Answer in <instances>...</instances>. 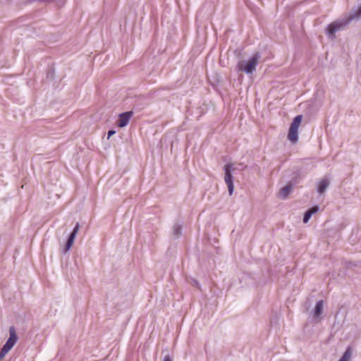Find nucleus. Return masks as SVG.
Segmentation results:
<instances>
[{"label": "nucleus", "mask_w": 361, "mask_h": 361, "mask_svg": "<svg viewBox=\"0 0 361 361\" xmlns=\"http://www.w3.org/2000/svg\"><path fill=\"white\" fill-rule=\"evenodd\" d=\"M163 361H173L172 358L169 355H166L164 357Z\"/></svg>", "instance_id": "obj_14"}, {"label": "nucleus", "mask_w": 361, "mask_h": 361, "mask_svg": "<svg viewBox=\"0 0 361 361\" xmlns=\"http://www.w3.org/2000/svg\"><path fill=\"white\" fill-rule=\"evenodd\" d=\"M322 310H323V301L319 300L316 303V305H315L314 312V317H316V318L319 317L322 313Z\"/></svg>", "instance_id": "obj_11"}, {"label": "nucleus", "mask_w": 361, "mask_h": 361, "mask_svg": "<svg viewBox=\"0 0 361 361\" xmlns=\"http://www.w3.org/2000/svg\"><path fill=\"white\" fill-rule=\"evenodd\" d=\"M223 169L225 173L224 181L228 186L229 195H232L234 190L233 176L232 175V172L234 171L235 169L233 164L228 163L224 165Z\"/></svg>", "instance_id": "obj_5"}, {"label": "nucleus", "mask_w": 361, "mask_h": 361, "mask_svg": "<svg viewBox=\"0 0 361 361\" xmlns=\"http://www.w3.org/2000/svg\"><path fill=\"white\" fill-rule=\"evenodd\" d=\"M79 228H80V224H79V223H77L76 225L75 226L73 231L70 234L68 239L66 242L65 249H64L65 252H67L72 247V245L74 243L75 238L77 235V233L79 231Z\"/></svg>", "instance_id": "obj_6"}, {"label": "nucleus", "mask_w": 361, "mask_h": 361, "mask_svg": "<svg viewBox=\"0 0 361 361\" xmlns=\"http://www.w3.org/2000/svg\"><path fill=\"white\" fill-rule=\"evenodd\" d=\"M330 184L329 180L327 178H322L318 183L317 185V192L319 194H323L325 192L326 190L328 188Z\"/></svg>", "instance_id": "obj_8"}, {"label": "nucleus", "mask_w": 361, "mask_h": 361, "mask_svg": "<svg viewBox=\"0 0 361 361\" xmlns=\"http://www.w3.org/2000/svg\"><path fill=\"white\" fill-rule=\"evenodd\" d=\"M182 226L179 223H175L173 226V235L178 238L181 234Z\"/></svg>", "instance_id": "obj_12"}, {"label": "nucleus", "mask_w": 361, "mask_h": 361, "mask_svg": "<svg viewBox=\"0 0 361 361\" xmlns=\"http://www.w3.org/2000/svg\"><path fill=\"white\" fill-rule=\"evenodd\" d=\"M361 18V5L355 11L348 16L341 18L328 25L326 29V34L329 38L334 39L337 32L344 30L353 19Z\"/></svg>", "instance_id": "obj_1"}, {"label": "nucleus", "mask_w": 361, "mask_h": 361, "mask_svg": "<svg viewBox=\"0 0 361 361\" xmlns=\"http://www.w3.org/2000/svg\"><path fill=\"white\" fill-rule=\"evenodd\" d=\"M302 119V116L298 115L294 118L290 124L288 133V139L293 143H296L298 140V129L301 124Z\"/></svg>", "instance_id": "obj_4"}, {"label": "nucleus", "mask_w": 361, "mask_h": 361, "mask_svg": "<svg viewBox=\"0 0 361 361\" xmlns=\"http://www.w3.org/2000/svg\"><path fill=\"white\" fill-rule=\"evenodd\" d=\"M350 356L351 353L350 350H347L343 355L342 357L338 361H349Z\"/></svg>", "instance_id": "obj_13"}, {"label": "nucleus", "mask_w": 361, "mask_h": 361, "mask_svg": "<svg viewBox=\"0 0 361 361\" xmlns=\"http://www.w3.org/2000/svg\"><path fill=\"white\" fill-rule=\"evenodd\" d=\"M292 190L293 185L291 184L286 185L285 187L282 188L279 192L280 197L283 200L286 199Z\"/></svg>", "instance_id": "obj_9"}, {"label": "nucleus", "mask_w": 361, "mask_h": 361, "mask_svg": "<svg viewBox=\"0 0 361 361\" xmlns=\"http://www.w3.org/2000/svg\"><path fill=\"white\" fill-rule=\"evenodd\" d=\"M133 111H127L122 113L119 115V118L117 121V125L118 127L123 128L128 125L130 119L133 116Z\"/></svg>", "instance_id": "obj_7"}, {"label": "nucleus", "mask_w": 361, "mask_h": 361, "mask_svg": "<svg viewBox=\"0 0 361 361\" xmlns=\"http://www.w3.org/2000/svg\"><path fill=\"white\" fill-rule=\"evenodd\" d=\"M318 211H319L318 206H314L312 208L310 209L308 211H307L304 215L303 222L305 224H307L309 221L311 216L313 214H314L315 213H317Z\"/></svg>", "instance_id": "obj_10"}, {"label": "nucleus", "mask_w": 361, "mask_h": 361, "mask_svg": "<svg viewBox=\"0 0 361 361\" xmlns=\"http://www.w3.org/2000/svg\"><path fill=\"white\" fill-rule=\"evenodd\" d=\"M116 133L115 130H109L108 132V138H109L111 135H114Z\"/></svg>", "instance_id": "obj_15"}, {"label": "nucleus", "mask_w": 361, "mask_h": 361, "mask_svg": "<svg viewBox=\"0 0 361 361\" xmlns=\"http://www.w3.org/2000/svg\"><path fill=\"white\" fill-rule=\"evenodd\" d=\"M260 59V54L255 53L248 61H241L238 64V69L247 74L252 73L255 70Z\"/></svg>", "instance_id": "obj_2"}, {"label": "nucleus", "mask_w": 361, "mask_h": 361, "mask_svg": "<svg viewBox=\"0 0 361 361\" xmlns=\"http://www.w3.org/2000/svg\"><path fill=\"white\" fill-rule=\"evenodd\" d=\"M10 336L4 345L0 352V360H1L5 355L13 348L18 341V336L16 334V329L14 326L9 328Z\"/></svg>", "instance_id": "obj_3"}]
</instances>
